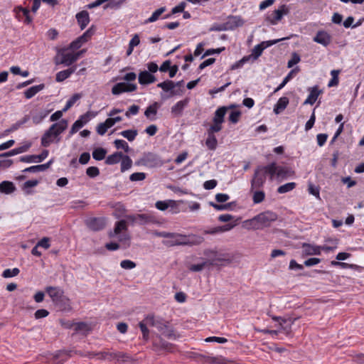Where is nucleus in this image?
<instances>
[{
	"mask_svg": "<svg viewBox=\"0 0 364 364\" xmlns=\"http://www.w3.org/2000/svg\"><path fill=\"white\" fill-rule=\"evenodd\" d=\"M145 321L149 326L156 328L166 338H176L173 329L168 326V322L165 321L161 318H156L153 315H147L145 317Z\"/></svg>",
	"mask_w": 364,
	"mask_h": 364,
	"instance_id": "nucleus-1",
	"label": "nucleus"
},
{
	"mask_svg": "<svg viewBox=\"0 0 364 364\" xmlns=\"http://www.w3.org/2000/svg\"><path fill=\"white\" fill-rule=\"evenodd\" d=\"M165 161L161 157L154 152H145L142 156L135 161L136 166H144L149 168H156L162 166Z\"/></svg>",
	"mask_w": 364,
	"mask_h": 364,
	"instance_id": "nucleus-2",
	"label": "nucleus"
},
{
	"mask_svg": "<svg viewBox=\"0 0 364 364\" xmlns=\"http://www.w3.org/2000/svg\"><path fill=\"white\" fill-rule=\"evenodd\" d=\"M68 48H62L58 50L54 58V63L56 65L63 64L65 66H70L77 60V55L72 53H66Z\"/></svg>",
	"mask_w": 364,
	"mask_h": 364,
	"instance_id": "nucleus-3",
	"label": "nucleus"
},
{
	"mask_svg": "<svg viewBox=\"0 0 364 364\" xmlns=\"http://www.w3.org/2000/svg\"><path fill=\"white\" fill-rule=\"evenodd\" d=\"M278 215L272 210H266L254 217L253 220L263 226L268 227L277 220Z\"/></svg>",
	"mask_w": 364,
	"mask_h": 364,
	"instance_id": "nucleus-4",
	"label": "nucleus"
},
{
	"mask_svg": "<svg viewBox=\"0 0 364 364\" xmlns=\"http://www.w3.org/2000/svg\"><path fill=\"white\" fill-rule=\"evenodd\" d=\"M289 14V9L286 4L281 5L278 9L274 10L266 18V21L272 25H276L281 21L284 15Z\"/></svg>",
	"mask_w": 364,
	"mask_h": 364,
	"instance_id": "nucleus-5",
	"label": "nucleus"
},
{
	"mask_svg": "<svg viewBox=\"0 0 364 364\" xmlns=\"http://www.w3.org/2000/svg\"><path fill=\"white\" fill-rule=\"evenodd\" d=\"M13 11L16 14V18L23 21L24 24L29 25L33 22V17L30 15L31 10L24 8L22 6H15Z\"/></svg>",
	"mask_w": 364,
	"mask_h": 364,
	"instance_id": "nucleus-6",
	"label": "nucleus"
},
{
	"mask_svg": "<svg viewBox=\"0 0 364 364\" xmlns=\"http://www.w3.org/2000/svg\"><path fill=\"white\" fill-rule=\"evenodd\" d=\"M85 223L86 226L94 232L100 231L106 226V220L105 218L92 217L85 220Z\"/></svg>",
	"mask_w": 364,
	"mask_h": 364,
	"instance_id": "nucleus-7",
	"label": "nucleus"
},
{
	"mask_svg": "<svg viewBox=\"0 0 364 364\" xmlns=\"http://www.w3.org/2000/svg\"><path fill=\"white\" fill-rule=\"evenodd\" d=\"M137 86L134 83L119 82L112 87V93L118 95L123 92H134Z\"/></svg>",
	"mask_w": 364,
	"mask_h": 364,
	"instance_id": "nucleus-8",
	"label": "nucleus"
},
{
	"mask_svg": "<svg viewBox=\"0 0 364 364\" xmlns=\"http://www.w3.org/2000/svg\"><path fill=\"white\" fill-rule=\"evenodd\" d=\"M232 261V257L228 253H217V256L209 259V266H223L230 264Z\"/></svg>",
	"mask_w": 364,
	"mask_h": 364,
	"instance_id": "nucleus-9",
	"label": "nucleus"
},
{
	"mask_svg": "<svg viewBox=\"0 0 364 364\" xmlns=\"http://www.w3.org/2000/svg\"><path fill=\"white\" fill-rule=\"evenodd\" d=\"M158 87L161 88L166 92H170V96L181 95L183 92V90L177 89L175 90V82L170 80H166L157 85Z\"/></svg>",
	"mask_w": 364,
	"mask_h": 364,
	"instance_id": "nucleus-10",
	"label": "nucleus"
},
{
	"mask_svg": "<svg viewBox=\"0 0 364 364\" xmlns=\"http://www.w3.org/2000/svg\"><path fill=\"white\" fill-rule=\"evenodd\" d=\"M266 176L262 173L258 167L255 170L254 176L251 180V191L255 188H262L266 181Z\"/></svg>",
	"mask_w": 364,
	"mask_h": 364,
	"instance_id": "nucleus-11",
	"label": "nucleus"
},
{
	"mask_svg": "<svg viewBox=\"0 0 364 364\" xmlns=\"http://www.w3.org/2000/svg\"><path fill=\"white\" fill-rule=\"evenodd\" d=\"M313 41L324 47L329 46L332 41V36L326 31L320 30L317 31Z\"/></svg>",
	"mask_w": 364,
	"mask_h": 364,
	"instance_id": "nucleus-12",
	"label": "nucleus"
},
{
	"mask_svg": "<svg viewBox=\"0 0 364 364\" xmlns=\"http://www.w3.org/2000/svg\"><path fill=\"white\" fill-rule=\"evenodd\" d=\"M64 132V127H60V129L54 133L46 130L41 137V146L43 147H48L53 141V138L58 137L61 133Z\"/></svg>",
	"mask_w": 364,
	"mask_h": 364,
	"instance_id": "nucleus-13",
	"label": "nucleus"
},
{
	"mask_svg": "<svg viewBox=\"0 0 364 364\" xmlns=\"http://www.w3.org/2000/svg\"><path fill=\"white\" fill-rule=\"evenodd\" d=\"M49 151L47 149L43 150V151L38 155H28L23 156L19 158V161L24 163H38L43 161L48 156Z\"/></svg>",
	"mask_w": 364,
	"mask_h": 364,
	"instance_id": "nucleus-14",
	"label": "nucleus"
},
{
	"mask_svg": "<svg viewBox=\"0 0 364 364\" xmlns=\"http://www.w3.org/2000/svg\"><path fill=\"white\" fill-rule=\"evenodd\" d=\"M45 291L50 297L53 304L64 296V291L59 287L48 286L46 287Z\"/></svg>",
	"mask_w": 364,
	"mask_h": 364,
	"instance_id": "nucleus-15",
	"label": "nucleus"
},
{
	"mask_svg": "<svg viewBox=\"0 0 364 364\" xmlns=\"http://www.w3.org/2000/svg\"><path fill=\"white\" fill-rule=\"evenodd\" d=\"M155 207L161 211H164L168 208H171L173 210V213L178 212L177 203L173 200H158L155 203Z\"/></svg>",
	"mask_w": 364,
	"mask_h": 364,
	"instance_id": "nucleus-16",
	"label": "nucleus"
},
{
	"mask_svg": "<svg viewBox=\"0 0 364 364\" xmlns=\"http://www.w3.org/2000/svg\"><path fill=\"white\" fill-rule=\"evenodd\" d=\"M308 91L309 92V95L306 100L304 102L303 105H314L319 95L321 93V90L318 89V86L315 85L312 87H309Z\"/></svg>",
	"mask_w": 364,
	"mask_h": 364,
	"instance_id": "nucleus-17",
	"label": "nucleus"
},
{
	"mask_svg": "<svg viewBox=\"0 0 364 364\" xmlns=\"http://www.w3.org/2000/svg\"><path fill=\"white\" fill-rule=\"evenodd\" d=\"M257 167L266 177L269 176L270 180H273L277 171V165L275 162L270 163L267 166H259Z\"/></svg>",
	"mask_w": 364,
	"mask_h": 364,
	"instance_id": "nucleus-18",
	"label": "nucleus"
},
{
	"mask_svg": "<svg viewBox=\"0 0 364 364\" xmlns=\"http://www.w3.org/2000/svg\"><path fill=\"white\" fill-rule=\"evenodd\" d=\"M137 224L144 225L146 224H158L159 221L151 213L137 214Z\"/></svg>",
	"mask_w": 364,
	"mask_h": 364,
	"instance_id": "nucleus-19",
	"label": "nucleus"
},
{
	"mask_svg": "<svg viewBox=\"0 0 364 364\" xmlns=\"http://www.w3.org/2000/svg\"><path fill=\"white\" fill-rule=\"evenodd\" d=\"M302 254L303 255H320L321 247L312 245L309 243L302 244Z\"/></svg>",
	"mask_w": 364,
	"mask_h": 364,
	"instance_id": "nucleus-20",
	"label": "nucleus"
},
{
	"mask_svg": "<svg viewBox=\"0 0 364 364\" xmlns=\"http://www.w3.org/2000/svg\"><path fill=\"white\" fill-rule=\"evenodd\" d=\"M138 80L141 85H149L156 81V78L149 72L144 70L139 73Z\"/></svg>",
	"mask_w": 364,
	"mask_h": 364,
	"instance_id": "nucleus-21",
	"label": "nucleus"
},
{
	"mask_svg": "<svg viewBox=\"0 0 364 364\" xmlns=\"http://www.w3.org/2000/svg\"><path fill=\"white\" fill-rule=\"evenodd\" d=\"M75 17L81 30L85 29L90 23L89 13L85 10L77 13Z\"/></svg>",
	"mask_w": 364,
	"mask_h": 364,
	"instance_id": "nucleus-22",
	"label": "nucleus"
},
{
	"mask_svg": "<svg viewBox=\"0 0 364 364\" xmlns=\"http://www.w3.org/2000/svg\"><path fill=\"white\" fill-rule=\"evenodd\" d=\"M184 237H172L173 240L163 241V244L167 247L178 246V245H188V236L183 235Z\"/></svg>",
	"mask_w": 364,
	"mask_h": 364,
	"instance_id": "nucleus-23",
	"label": "nucleus"
},
{
	"mask_svg": "<svg viewBox=\"0 0 364 364\" xmlns=\"http://www.w3.org/2000/svg\"><path fill=\"white\" fill-rule=\"evenodd\" d=\"M159 107L160 105L157 102H155L153 104L150 105L144 112V115L146 116V117L151 121L155 120L156 115L157 114Z\"/></svg>",
	"mask_w": 364,
	"mask_h": 364,
	"instance_id": "nucleus-24",
	"label": "nucleus"
},
{
	"mask_svg": "<svg viewBox=\"0 0 364 364\" xmlns=\"http://www.w3.org/2000/svg\"><path fill=\"white\" fill-rule=\"evenodd\" d=\"M54 305L58 309V310L62 311H69L71 310L70 301L65 295L58 300V301L54 303Z\"/></svg>",
	"mask_w": 364,
	"mask_h": 364,
	"instance_id": "nucleus-25",
	"label": "nucleus"
},
{
	"mask_svg": "<svg viewBox=\"0 0 364 364\" xmlns=\"http://www.w3.org/2000/svg\"><path fill=\"white\" fill-rule=\"evenodd\" d=\"M189 100L186 98L183 100L178 101L175 105L171 107V113L174 116H181L183 113L184 108L188 105Z\"/></svg>",
	"mask_w": 364,
	"mask_h": 364,
	"instance_id": "nucleus-26",
	"label": "nucleus"
},
{
	"mask_svg": "<svg viewBox=\"0 0 364 364\" xmlns=\"http://www.w3.org/2000/svg\"><path fill=\"white\" fill-rule=\"evenodd\" d=\"M228 108H226L225 106L220 107L219 108H218L214 113L213 122L223 124L225 121V116L226 114Z\"/></svg>",
	"mask_w": 364,
	"mask_h": 364,
	"instance_id": "nucleus-27",
	"label": "nucleus"
},
{
	"mask_svg": "<svg viewBox=\"0 0 364 364\" xmlns=\"http://www.w3.org/2000/svg\"><path fill=\"white\" fill-rule=\"evenodd\" d=\"M235 224H225L223 226H218L215 228H213L210 230H204V234L208 235H215L219 232H223L225 231H229L235 227Z\"/></svg>",
	"mask_w": 364,
	"mask_h": 364,
	"instance_id": "nucleus-28",
	"label": "nucleus"
},
{
	"mask_svg": "<svg viewBox=\"0 0 364 364\" xmlns=\"http://www.w3.org/2000/svg\"><path fill=\"white\" fill-rule=\"evenodd\" d=\"M289 100L287 97H282L279 99L274 107V112L277 114L284 110L289 105Z\"/></svg>",
	"mask_w": 364,
	"mask_h": 364,
	"instance_id": "nucleus-29",
	"label": "nucleus"
},
{
	"mask_svg": "<svg viewBox=\"0 0 364 364\" xmlns=\"http://www.w3.org/2000/svg\"><path fill=\"white\" fill-rule=\"evenodd\" d=\"M44 88L45 85L43 83L31 87L24 92V96L26 99H31Z\"/></svg>",
	"mask_w": 364,
	"mask_h": 364,
	"instance_id": "nucleus-30",
	"label": "nucleus"
},
{
	"mask_svg": "<svg viewBox=\"0 0 364 364\" xmlns=\"http://www.w3.org/2000/svg\"><path fill=\"white\" fill-rule=\"evenodd\" d=\"M16 190V187L14 184L8 181H2L0 183V192L6 193V194H10L13 193Z\"/></svg>",
	"mask_w": 364,
	"mask_h": 364,
	"instance_id": "nucleus-31",
	"label": "nucleus"
},
{
	"mask_svg": "<svg viewBox=\"0 0 364 364\" xmlns=\"http://www.w3.org/2000/svg\"><path fill=\"white\" fill-rule=\"evenodd\" d=\"M50 111L51 110L49 109H43L33 114L32 116V120L33 124H40L49 114Z\"/></svg>",
	"mask_w": 364,
	"mask_h": 364,
	"instance_id": "nucleus-32",
	"label": "nucleus"
},
{
	"mask_svg": "<svg viewBox=\"0 0 364 364\" xmlns=\"http://www.w3.org/2000/svg\"><path fill=\"white\" fill-rule=\"evenodd\" d=\"M123 156V153L117 151L114 154L109 155L105 159V164L108 165L116 164L119 162L121 158Z\"/></svg>",
	"mask_w": 364,
	"mask_h": 364,
	"instance_id": "nucleus-33",
	"label": "nucleus"
},
{
	"mask_svg": "<svg viewBox=\"0 0 364 364\" xmlns=\"http://www.w3.org/2000/svg\"><path fill=\"white\" fill-rule=\"evenodd\" d=\"M198 358L204 364H223L221 358L199 355Z\"/></svg>",
	"mask_w": 364,
	"mask_h": 364,
	"instance_id": "nucleus-34",
	"label": "nucleus"
},
{
	"mask_svg": "<svg viewBox=\"0 0 364 364\" xmlns=\"http://www.w3.org/2000/svg\"><path fill=\"white\" fill-rule=\"evenodd\" d=\"M235 201H232L225 204H218L212 201L209 202V205L215 208L216 210H232V206L235 205Z\"/></svg>",
	"mask_w": 364,
	"mask_h": 364,
	"instance_id": "nucleus-35",
	"label": "nucleus"
},
{
	"mask_svg": "<svg viewBox=\"0 0 364 364\" xmlns=\"http://www.w3.org/2000/svg\"><path fill=\"white\" fill-rule=\"evenodd\" d=\"M154 236L159 237H164V238H170V237H184L183 234L176 233V232H168L165 231H158L154 230L152 233Z\"/></svg>",
	"mask_w": 364,
	"mask_h": 364,
	"instance_id": "nucleus-36",
	"label": "nucleus"
},
{
	"mask_svg": "<svg viewBox=\"0 0 364 364\" xmlns=\"http://www.w3.org/2000/svg\"><path fill=\"white\" fill-rule=\"evenodd\" d=\"M299 71V68H294L291 70L287 75L284 78L283 81L279 84V85L274 90V93L278 92L281 89H282L287 83L293 77L294 73H296Z\"/></svg>",
	"mask_w": 364,
	"mask_h": 364,
	"instance_id": "nucleus-37",
	"label": "nucleus"
},
{
	"mask_svg": "<svg viewBox=\"0 0 364 364\" xmlns=\"http://www.w3.org/2000/svg\"><path fill=\"white\" fill-rule=\"evenodd\" d=\"M119 134L126 138L128 141H132L137 136L138 131L136 129H127L121 132Z\"/></svg>",
	"mask_w": 364,
	"mask_h": 364,
	"instance_id": "nucleus-38",
	"label": "nucleus"
},
{
	"mask_svg": "<svg viewBox=\"0 0 364 364\" xmlns=\"http://www.w3.org/2000/svg\"><path fill=\"white\" fill-rule=\"evenodd\" d=\"M60 127H64V131H65L68 127V120L63 119L60 122L53 124L48 128V130L52 133H54V132H56L60 129Z\"/></svg>",
	"mask_w": 364,
	"mask_h": 364,
	"instance_id": "nucleus-39",
	"label": "nucleus"
},
{
	"mask_svg": "<svg viewBox=\"0 0 364 364\" xmlns=\"http://www.w3.org/2000/svg\"><path fill=\"white\" fill-rule=\"evenodd\" d=\"M121 171L124 172L128 169H129L132 167V160L131 158L127 155H124L121 158Z\"/></svg>",
	"mask_w": 364,
	"mask_h": 364,
	"instance_id": "nucleus-40",
	"label": "nucleus"
},
{
	"mask_svg": "<svg viewBox=\"0 0 364 364\" xmlns=\"http://www.w3.org/2000/svg\"><path fill=\"white\" fill-rule=\"evenodd\" d=\"M205 145L210 150H215L218 145V140L214 134H208Z\"/></svg>",
	"mask_w": 364,
	"mask_h": 364,
	"instance_id": "nucleus-41",
	"label": "nucleus"
},
{
	"mask_svg": "<svg viewBox=\"0 0 364 364\" xmlns=\"http://www.w3.org/2000/svg\"><path fill=\"white\" fill-rule=\"evenodd\" d=\"M106 154L107 151L104 148H97L92 151V157L97 161H101L105 158Z\"/></svg>",
	"mask_w": 364,
	"mask_h": 364,
	"instance_id": "nucleus-42",
	"label": "nucleus"
},
{
	"mask_svg": "<svg viewBox=\"0 0 364 364\" xmlns=\"http://www.w3.org/2000/svg\"><path fill=\"white\" fill-rule=\"evenodd\" d=\"M91 356H97L99 359L101 360H112V353L108 351H100V352H92L90 353Z\"/></svg>",
	"mask_w": 364,
	"mask_h": 364,
	"instance_id": "nucleus-43",
	"label": "nucleus"
},
{
	"mask_svg": "<svg viewBox=\"0 0 364 364\" xmlns=\"http://www.w3.org/2000/svg\"><path fill=\"white\" fill-rule=\"evenodd\" d=\"M166 10L165 6L161 7L153 12L151 16L146 21V23H152L157 21L159 16Z\"/></svg>",
	"mask_w": 364,
	"mask_h": 364,
	"instance_id": "nucleus-44",
	"label": "nucleus"
},
{
	"mask_svg": "<svg viewBox=\"0 0 364 364\" xmlns=\"http://www.w3.org/2000/svg\"><path fill=\"white\" fill-rule=\"evenodd\" d=\"M147 326H149V324L145 321V318L139 323V326L142 333L143 338L145 341H148L149 338V331L147 328Z\"/></svg>",
	"mask_w": 364,
	"mask_h": 364,
	"instance_id": "nucleus-45",
	"label": "nucleus"
},
{
	"mask_svg": "<svg viewBox=\"0 0 364 364\" xmlns=\"http://www.w3.org/2000/svg\"><path fill=\"white\" fill-rule=\"evenodd\" d=\"M95 31V28L94 26H92L82 36H79L78 38L80 39L81 41H82L85 43L91 38V37L94 35Z\"/></svg>",
	"mask_w": 364,
	"mask_h": 364,
	"instance_id": "nucleus-46",
	"label": "nucleus"
},
{
	"mask_svg": "<svg viewBox=\"0 0 364 364\" xmlns=\"http://www.w3.org/2000/svg\"><path fill=\"white\" fill-rule=\"evenodd\" d=\"M74 330L75 332H88L91 330L89 325L83 321L81 322H75Z\"/></svg>",
	"mask_w": 364,
	"mask_h": 364,
	"instance_id": "nucleus-47",
	"label": "nucleus"
},
{
	"mask_svg": "<svg viewBox=\"0 0 364 364\" xmlns=\"http://www.w3.org/2000/svg\"><path fill=\"white\" fill-rule=\"evenodd\" d=\"M295 187H296V183L289 182V183H285L282 186H280L277 188V192L279 193H285L292 191Z\"/></svg>",
	"mask_w": 364,
	"mask_h": 364,
	"instance_id": "nucleus-48",
	"label": "nucleus"
},
{
	"mask_svg": "<svg viewBox=\"0 0 364 364\" xmlns=\"http://www.w3.org/2000/svg\"><path fill=\"white\" fill-rule=\"evenodd\" d=\"M82 95L79 93L74 94L66 102L63 111L68 110L71 107L74 105L77 100L81 98Z\"/></svg>",
	"mask_w": 364,
	"mask_h": 364,
	"instance_id": "nucleus-49",
	"label": "nucleus"
},
{
	"mask_svg": "<svg viewBox=\"0 0 364 364\" xmlns=\"http://www.w3.org/2000/svg\"><path fill=\"white\" fill-rule=\"evenodd\" d=\"M29 119L28 115H25L21 120L14 124L10 129H6V132H11L17 130L21 126L26 123Z\"/></svg>",
	"mask_w": 364,
	"mask_h": 364,
	"instance_id": "nucleus-50",
	"label": "nucleus"
},
{
	"mask_svg": "<svg viewBox=\"0 0 364 364\" xmlns=\"http://www.w3.org/2000/svg\"><path fill=\"white\" fill-rule=\"evenodd\" d=\"M127 229V221L124 220H121L117 221L115 223L114 232V235L119 234L122 230H126Z\"/></svg>",
	"mask_w": 364,
	"mask_h": 364,
	"instance_id": "nucleus-51",
	"label": "nucleus"
},
{
	"mask_svg": "<svg viewBox=\"0 0 364 364\" xmlns=\"http://www.w3.org/2000/svg\"><path fill=\"white\" fill-rule=\"evenodd\" d=\"M112 360L116 359L117 361L127 362L131 359L129 354L122 352L112 353Z\"/></svg>",
	"mask_w": 364,
	"mask_h": 364,
	"instance_id": "nucleus-52",
	"label": "nucleus"
},
{
	"mask_svg": "<svg viewBox=\"0 0 364 364\" xmlns=\"http://www.w3.org/2000/svg\"><path fill=\"white\" fill-rule=\"evenodd\" d=\"M207 265H209V259L200 264H191L189 267V270L194 272L202 271Z\"/></svg>",
	"mask_w": 364,
	"mask_h": 364,
	"instance_id": "nucleus-53",
	"label": "nucleus"
},
{
	"mask_svg": "<svg viewBox=\"0 0 364 364\" xmlns=\"http://www.w3.org/2000/svg\"><path fill=\"white\" fill-rule=\"evenodd\" d=\"M265 198V193L263 191H256L254 192L252 196L253 203L258 204L262 203Z\"/></svg>",
	"mask_w": 364,
	"mask_h": 364,
	"instance_id": "nucleus-54",
	"label": "nucleus"
},
{
	"mask_svg": "<svg viewBox=\"0 0 364 364\" xmlns=\"http://www.w3.org/2000/svg\"><path fill=\"white\" fill-rule=\"evenodd\" d=\"M191 239H188V245H198L204 241V238L202 236L193 235L189 236Z\"/></svg>",
	"mask_w": 364,
	"mask_h": 364,
	"instance_id": "nucleus-55",
	"label": "nucleus"
},
{
	"mask_svg": "<svg viewBox=\"0 0 364 364\" xmlns=\"http://www.w3.org/2000/svg\"><path fill=\"white\" fill-rule=\"evenodd\" d=\"M19 272H20V270L17 267H15L12 269H6L5 270H4V272L2 273V277L4 278L13 277L17 276L19 274Z\"/></svg>",
	"mask_w": 364,
	"mask_h": 364,
	"instance_id": "nucleus-56",
	"label": "nucleus"
},
{
	"mask_svg": "<svg viewBox=\"0 0 364 364\" xmlns=\"http://www.w3.org/2000/svg\"><path fill=\"white\" fill-rule=\"evenodd\" d=\"M250 58H251V55L244 56L242 59H240V60H238V61L235 62L234 64H232L231 65L230 69L236 70V69L242 68L245 63H246L247 62H248L250 60Z\"/></svg>",
	"mask_w": 364,
	"mask_h": 364,
	"instance_id": "nucleus-57",
	"label": "nucleus"
},
{
	"mask_svg": "<svg viewBox=\"0 0 364 364\" xmlns=\"http://www.w3.org/2000/svg\"><path fill=\"white\" fill-rule=\"evenodd\" d=\"M86 124V120H84V122H81V120H76L70 131V136L76 133L80 129H81L85 124Z\"/></svg>",
	"mask_w": 364,
	"mask_h": 364,
	"instance_id": "nucleus-58",
	"label": "nucleus"
},
{
	"mask_svg": "<svg viewBox=\"0 0 364 364\" xmlns=\"http://www.w3.org/2000/svg\"><path fill=\"white\" fill-rule=\"evenodd\" d=\"M114 146L117 149H122L125 152H128L129 151V147L128 144L122 139H116L114 141Z\"/></svg>",
	"mask_w": 364,
	"mask_h": 364,
	"instance_id": "nucleus-59",
	"label": "nucleus"
},
{
	"mask_svg": "<svg viewBox=\"0 0 364 364\" xmlns=\"http://www.w3.org/2000/svg\"><path fill=\"white\" fill-rule=\"evenodd\" d=\"M154 345L156 347H159L161 349L166 350H171L172 348V344H171L170 343H168L161 338H160L159 343H154Z\"/></svg>",
	"mask_w": 364,
	"mask_h": 364,
	"instance_id": "nucleus-60",
	"label": "nucleus"
},
{
	"mask_svg": "<svg viewBox=\"0 0 364 364\" xmlns=\"http://www.w3.org/2000/svg\"><path fill=\"white\" fill-rule=\"evenodd\" d=\"M240 111H232L229 115L228 119L232 124H236L239 122L241 116Z\"/></svg>",
	"mask_w": 364,
	"mask_h": 364,
	"instance_id": "nucleus-61",
	"label": "nucleus"
},
{
	"mask_svg": "<svg viewBox=\"0 0 364 364\" xmlns=\"http://www.w3.org/2000/svg\"><path fill=\"white\" fill-rule=\"evenodd\" d=\"M146 178V173L143 172H136L130 175L129 180L131 181H139Z\"/></svg>",
	"mask_w": 364,
	"mask_h": 364,
	"instance_id": "nucleus-62",
	"label": "nucleus"
},
{
	"mask_svg": "<svg viewBox=\"0 0 364 364\" xmlns=\"http://www.w3.org/2000/svg\"><path fill=\"white\" fill-rule=\"evenodd\" d=\"M70 77L68 71L66 70L58 72L55 76V80L57 82H63Z\"/></svg>",
	"mask_w": 364,
	"mask_h": 364,
	"instance_id": "nucleus-63",
	"label": "nucleus"
},
{
	"mask_svg": "<svg viewBox=\"0 0 364 364\" xmlns=\"http://www.w3.org/2000/svg\"><path fill=\"white\" fill-rule=\"evenodd\" d=\"M87 175L90 178H95L100 174V170L96 166H90L86 170Z\"/></svg>",
	"mask_w": 364,
	"mask_h": 364,
	"instance_id": "nucleus-64",
	"label": "nucleus"
}]
</instances>
